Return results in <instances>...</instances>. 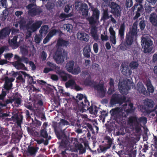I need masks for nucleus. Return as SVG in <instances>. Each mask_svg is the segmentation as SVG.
Segmentation results:
<instances>
[{
  "instance_id": "f257e3e1",
  "label": "nucleus",
  "mask_w": 157,
  "mask_h": 157,
  "mask_svg": "<svg viewBox=\"0 0 157 157\" xmlns=\"http://www.w3.org/2000/svg\"><path fill=\"white\" fill-rule=\"evenodd\" d=\"M57 138L59 139H62L60 142H58L59 144V148L60 150L64 149V151H62L61 153L62 157H67L68 154H72L70 153L71 152L70 150H68L67 146L69 143V138L65 134L64 132H59L58 131L55 132Z\"/></svg>"
},
{
  "instance_id": "f03ea898",
  "label": "nucleus",
  "mask_w": 157,
  "mask_h": 157,
  "mask_svg": "<svg viewBox=\"0 0 157 157\" xmlns=\"http://www.w3.org/2000/svg\"><path fill=\"white\" fill-rule=\"evenodd\" d=\"M69 44V41L59 38L57 40L56 45L58 47H67ZM67 56L65 51L63 48L58 47L54 56V59L56 62L58 64L62 63L64 61L65 56Z\"/></svg>"
},
{
  "instance_id": "7ed1b4c3",
  "label": "nucleus",
  "mask_w": 157,
  "mask_h": 157,
  "mask_svg": "<svg viewBox=\"0 0 157 157\" xmlns=\"http://www.w3.org/2000/svg\"><path fill=\"white\" fill-rule=\"evenodd\" d=\"M41 21H37L33 24L31 25L28 24L25 25V22L24 21H21L20 24L21 27H25L27 31V33L29 37L32 35V33L36 31L41 26L42 24Z\"/></svg>"
},
{
  "instance_id": "20e7f679",
  "label": "nucleus",
  "mask_w": 157,
  "mask_h": 157,
  "mask_svg": "<svg viewBox=\"0 0 157 157\" xmlns=\"http://www.w3.org/2000/svg\"><path fill=\"white\" fill-rule=\"evenodd\" d=\"M15 78H9L7 76L4 78L5 83L3 85L4 89H2L1 93L0 94V99H3L5 97L7 94L9 92L13 86L12 82L14 81Z\"/></svg>"
},
{
  "instance_id": "39448f33",
  "label": "nucleus",
  "mask_w": 157,
  "mask_h": 157,
  "mask_svg": "<svg viewBox=\"0 0 157 157\" xmlns=\"http://www.w3.org/2000/svg\"><path fill=\"white\" fill-rule=\"evenodd\" d=\"M14 58L17 61L12 63V65L14 67L18 70H27V68L25 66V65L21 62L27 64L29 60L28 58L25 57L24 56H22L21 57H20L17 55H15L14 56Z\"/></svg>"
},
{
  "instance_id": "423d86ee",
  "label": "nucleus",
  "mask_w": 157,
  "mask_h": 157,
  "mask_svg": "<svg viewBox=\"0 0 157 157\" xmlns=\"http://www.w3.org/2000/svg\"><path fill=\"white\" fill-rule=\"evenodd\" d=\"M144 105L140 106L141 111L144 113L150 114L153 110L155 103L151 99L146 98L144 100Z\"/></svg>"
},
{
  "instance_id": "0eeeda50",
  "label": "nucleus",
  "mask_w": 157,
  "mask_h": 157,
  "mask_svg": "<svg viewBox=\"0 0 157 157\" xmlns=\"http://www.w3.org/2000/svg\"><path fill=\"white\" fill-rule=\"evenodd\" d=\"M141 45L144 53H149L152 50V41L148 38L143 37L141 39Z\"/></svg>"
},
{
  "instance_id": "6e6552de",
  "label": "nucleus",
  "mask_w": 157,
  "mask_h": 157,
  "mask_svg": "<svg viewBox=\"0 0 157 157\" xmlns=\"http://www.w3.org/2000/svg\"><path fill=\"white\" fill-rule=\"evenodd\" d=\"M77 99L76 102L78 105V109L80 112L82 113L84 112V109L85 108H83L84 106H85V102L89 101L86 96H84L82 94H78L76 96Z\"/></svg>"
},
{
  "instance_id": "1a4fd4ad",
  "label": "nucleus",
  "mask_w": 157,
  "mask_h": 157,
  "mask_svg": "<svg viewBox=\"0 0 157 157\" xmlns=\"http://www.w3.org/2000/svg\"><path fill=\"white\" fill-rule=\"evenodd\" d=\"M126 98L125 96L119 94H113L111 98L110 103L111 105L117 104H122L126 101Z\"/></svg>"
},
{
  "instance_id": "9d476101",
  "label": "nucleus",
  "mask_w": 157,
  "mask_h": 157,
  "mask_svg": "<svg viewBox=\"0 0 157 157\" xmlns=\"http://www.w3.org/2000/svg\"><path fill=\"white\" fill-rule=\"evenodd\" d=\"M91 10L92 11V15L88 18V20L90 25H94L99 19L100 11L97 8H95L94 6L91 7Z\"/></svg>"
},
{
  "instance_id": "9b49d317",
  "label": "nucleus",
  "mask_w": 157,
  "mask_h": 157,
  "mask_svg": "<svg viewBox=\"0 0 157 157\" xmlns=\"http://www.w3.org/2000/svg\"><path fill=\"white\" fill-rule=\"evenodd\" d=\"M111 9V12L115 17H118L121 15V8L120 6L116 2H112L109 5Z\"/></svg>"
},
{
  "instance_id": "f8f14e48",
  "label": "nucleus",
  "mask_w": 157,
  "mask_h": 157,
  "mask_svg": "<svg viewBox=\"0 0 157 157\" xmlns=\"http://www.w3.org/2000/svg\"><path fill=\"white\" fill-rule=\"evenodd\" d=\"M128 81H123V84L121 85L119 84V89L121 94H126L127 91L131 89V83L130 82H128Z\"/></svg>"
},
{
  "instance_id": "ddd939ff",
  "label": "nucleus",
  "mask_w": 157,
  "mask_h": 157,
  "mask_svg": "<svg viewBox=\"0 0 157 157\" xmlns=\"http://www.w3.org/2000/svg\"><path fill=\"white\" fill-rule=\"evenodd\" d=\"M132 9L133 11H136V15L133 17L134 20H136L140 16L141 13L144 10L143 6L141 4L136 3Z\"/></svg>"
},
{
  "instance_id": "4468645a",
  "label": "nucleus",
  "mask_w": 157,
  "mask_h": 157,
  "mask_svg": "<svg viewBox=\"0 0 157 157\" xmlns=\"http://www.w3.org/2000/svg\"><path fill=\"white\" fill-rule=\"evenodd\" d=\"M85 106L83 107V108H85L84 109V112H86L87 110H89L90 113L91 114H94L96 115L98 112V108H97L96 106H94H94L93 105L90 106V103L89 101H87L85 102Z\"/></svg>"
},
{
  "instance_id": "2eb2a0df",
  "label": "nucleus",
  "mask_w": 157,
  "mask_h": 157,
  "mask_svg": "<svg viewBox=\"0 0 157 157\" xmlns=\"http://www.w3.org/2000/svg\"><path fill=\"white\" fill-rule=\"evenodd\" d=\"M144 83L147 87V96L150 95V93H153L155 89L151 81L149 79H146L144 81Z\"/></svg>"
},
{
  "instance_id": "dca6fc26",
  "label": "nucleus",
  "mask_w": 157,
  "mask_h": 157,
  "mask_svg": "<svg viewBox=\"0 0 157 157\" xmlns=\"http://www.w3.org/2000/svg\"><path fill=\"white\" fill-rule=\"evenodd\" d=\"M42 12V9L40 7L33 8L28 11L29 14L33 17L39 15Z\"/></svg>"
},
{
  "instance_id": "f3484780",
  "label": "nucleus",
  "mask_w": 157,
  "mask_h": 157,
  "mask_svg": "<svg viewBox=\"0 0 157 157\" xmlns=\"http://www.w3.org/2000/svg\"><path fill=\"white\" fill-rule=\"evenodd\" d=\"M137 33V23L135 22L127 34L136 38Z\"/></svg>"
},
{
  "instance_id": "a211bd4d",
  "label": "nucleus",
  "mask_w": 157,
  "mask_h": 157,
  "mask_svg": "<svg viewBox=\"0 0 157 157\" xmlns=\"http://www.w3.org/2000/svg\"><path fill=\"white\" fill-rule=\"evenodd\" d=\"M94 88L96 89L98 92L101 98H103L105 95L106 92L104 89V86L103 84H98L94 86Z\"/></svg>"
},
{
  "instance_id": "6ab92c4d",
  "label": "nucleus",
  "mask_w": 157,
  "mask_h": 157,
  "mask_svg": "<svg viewBox=\"0 0 157 157\" xmlns=\"http://www.w3.org/2000/svg\"><path fill=\"white\" fill-rule=\"evenodd\" d=\"M11 29L5 27L0 31V39H3L9 36L11 32Z\"/></svg>"
},
{
  "instance_id": "aec40b11",
  "label": "nucleus",
  "mask_w": 157,
  "mask_h": 157,
  "mask_svg": "<svg viewBox=\"0 0 157 157\" xmlns=\"http://www.w3.org/2000/svg\"><path fill=\"white\" fill-rule=\"evenodd\" d=\"M89 10V9L88 5L85 3H82V7L79 11L81 13L82 16L85 17L87 16Z\"/></svg>"
},
{
  "instance_id": "412c9836",
  "label": "nucleus",
  "mask_w": 157,
  "mask_h": 157,
  "mask_svg": "<svg viewBox=\"0 0 157 157\" xmlns=\"http://www.w3.org/2000/svg\"><path fill=\"white\" fill-rule=\"evenodd\" d=\"M121 72L124 75L128 76H129L132 74L131 70L128 66L122 63L121 65Z\"/></svg>"
},
{
  "instance_id": "4be33fe9",
  "label": "nucleus",
  "mask_w": 157,
  "mask_h": 157,
  "mask_svg": "<svg viewBox=\"0 0 157 157\" xmlns=\"http://www.w3.org/2000/svg\"><path fill=\"white\" fill-rule=\"evenodd\" d=\"M136 88L139 92L143 95L147 96V90L142 83H138L137 84Z\"/></svg>"
},
{
  "instance_id": "5701e85b",
  "label": "nucleus",
  "mask_w": 157,
  "mask_h": 157,
  "mask_svg": "<svg viewBox=\"0 0 157 157\" xmlns=\"http://www.w3.org/2000/svg\"><path fill=\"white\" fill-rule=\"evenodd\" d=\"M109 31L110 34L109 39L111 43L114 44H115L116 43V33L114 30L113 28L110 27L109 29Z\"/></svg>"
},
{
  "instance_id": "b1692460",
  "label": "nucleus",
  "mask_w": 157,
  "mask_h": 157,
  "mask_svg": "<svg viewBox=\"0 0 157 157\" xmlns=\"http://www.w3.org/2000/svg\"><path fill=\"white\" fill-rule=\"evenodd\" d=\"M4 97L3 99H0V109H2L3 107H6L8 104L12 103L13 101V99L9 98L5 100Z\"/></svg>"
},
{
  "instance_id": "393cba45",
  "label": "nucleus",
  "mask_w": 157,
  "mask_h": 157,
  "mask_svg": "<svg viewBox=\"0 0 157 157\" xmlns=\"http://www.w3.org/2000/svg\"><path fill=\"white\" fill-rule=\"evenodd\" d=\"M149 21L153 26L157 27V14L155 12H153L150 14Z\"/></svg>"
},
{
  "instance_id": "a878e982",
  "label": "nucleus",
  "mask_w": 157,
  "mask_h": 157,
  "mask_svg": "<svg viewBox=\"0 0 157 157\" xmlns=\"http://www.w3.org/2000/svg\"><path fill=\"white\" fill-rule=\"evenodd\" d=\"M110 113H111V117L113 120H118L122 117L118 110L116 109H112Z\"/></svg>"
},
{
  "instance_id": "bb28decb",
  "label": "nucleus",
  "mask_w": 157,
  "mask_h": 157,
  "mask_svg": "<svg viewBox=\"0 0 157 157\" xmlns=\"http://www.w3.org/2000/svg\"><path fill=\"white\" fill-rule=\"evenodd\" d=\"M77 38L80 40L85 42L88 41L89 39L88 34L83 33H78L77 34Z\"/></svg>"
},
{
  "instance_id": "cd10ccee",
  "label": "nucleus",
  "mask_w": 157,
  "mask_h": 157,
  "mask_svg": "<svg viewBox=\"0 0 157 157\" xmlns=\"http://www.w3.org/2000/svg\"><path fill=\"white\" fill-rule=\"evenodd\" d=\"M82 53L83 56L85 58H90V53H92L91 52L90 45H88L84 47Z\"/></svg>"
},
{
  "instance_id": "c85d7f7f",
  "label": "nucleus",
  "mask_w": 157,
  "mask_h": 157,
  "mask_svg": "<svg viewBox=\"0 0 157 157\" xmlns=\"http://www.w3.org/2000/svg\"><path fill=\"white\" fill-rule=\"evenodd\" d=\"M12 118L16 121L17 125L18 126H21L23 119V116L21 114L18 115L17 114H15L12 117Z\"/></svg>"
},
{
  "instance_id": "c756f323",
  "label": "nucleus",
  "mask_w": 157,
  "mask_h": 157,
  "mask_svg": "<svg viewBox=\"0 0 157 157\" xmlns=\"http://www.w3.org/2000/svg\"><path fill=\"white\" fill-rule=\"evenodd\" d=\"M97 28L96 26H92L90 29L91 36L94 40L97 41L98 40V36L97 34Z\"/></svg>"
},
{
  "instance_id": "7c9ffc66",
  "label": "nucleus",
  "mask_w": 157,
  "mask_h": 157,
  "mask_svg": "<svg viewBox=\"0 0 157 157\" xmlns=\"http://www.w3.org/2000/svg\"><path fill=\"white\" fill-rule=\"evenodd\" d=\"M35 135L37 137H41L45 139H47L49 136L47 131L46 129H43L40 130V133L38 132L35 131Z\"/></svg>"
},
{
  "instance_id": "2f4dec72",
  "label": "nucleus",
  "mask_w": 157,
  "mask_h": 157,
  "mask_svg": "<svg viewBox=\"0 0 157 157\" xmlns=\"http://www.w3.org/2000/svg\"><path fill=\"white\" fill-rule=\"evenodd\" d=\"M39 149L38 147L29 146L28 148V152L31 156L34 157L36 153Z\"/></svg>"
},
{
  "instance_id": "473e14b6",
  "label": "nucleus",
  "mask_w": 157,
  "mask_h": 157,
  "mask_svg": "<svg viewBox=\"0 0 157 157\" xmlns=\"http://www.w3.org/2000/svg\"><path fill=\"white\" fill-rule=\"evenodd\" d=\"M136 39V38L127 33L125 38V44L127 46H131Z\"/></svg>"
},
{
  "instance_id": "72a5a7b5",
  "label": "nucleus",
  "mask_w": 157,
  "mask_h": 157,
  "mask_svg": "<svg viewBox=\"0 0 157 157\" xmlns=\"http://www.w3.org/2000/svg\"><path fill=\"white\" fill-rule=\"evenodd\" d=\"M125 29V25L124 23H123L121 25L119 29V35L120 36V39L122 41L124 40V35Z\"/></svg>"
},
{
  "instance_id": "f704fd0d",
  "label": "nucleus",
  "mask_w": 157,
  "mask_h": 157,
  "mask_svg": "<svg viewBox=\"0 0 157 157\" xmlns=\"http://www.w3.org/2000/svg\"><path fill=\"white\" fill-rule=\"evenodd\" d=\"M75 146L77 150L79 151L80 154H82L86 151V148L80 143L77 142L75 145Z\"/></svg>"
},
{
  "instance_id": "c9c22d12",
  "label": "nucleus",
  "mask_w": 157,
  "mask_h": 157,
  "mask_svg": "<svg viewBox=\"0 0 157 157\" xmlns=\"http://www.w3.org/2000/svg\"><path fill=\"white\" fill-rule=\"evenodd\" d=\"M128 124L131 126H133L138 124L137 117L136 116H131L129 118L128 121Z\"/></svg>"
},
{
  "instance_id": "e433bc0d",
  "label": "nucleus",
  "mask_w": 157,
  "mask_h": 157,
  "mask_svg": "<svg viewBox=\"0 0 157 157\" xmlns=\"http://www.w3.org/2000/svg\"><path fill=\"white\" fill-rule=\"evenodd\" d=\"M18 38L17 36H13V39L10 40H9L8 42L10 45L11 47H14L16 48L18 46V45L17 43V40Z\"/></svg>"
},
{
  "instance_id": "4c0bfd02",
  "label": "nucleus",
  "mask_w": 157,
  "mask_h": 157,
  "mask_svg": "<svg viewBox=\"0 0 157 157\" xmlns=\"http://www.w3.org/2000/svg\"><path fill=\"white\" fill-rule=\"evenodd\" d=\"M63 81H66L68 78H70L71 75L67 74L63 71L59 75Z\"/></svg>"
},
{
  "instance_id": "58836bf2",
  "label": "nucleus",
  "mask_w": 157,
  "mask_h": 157,
  "mask_svg": "<svg viewBox=\"0 0 157 157\" xmlns=\"http://www.w3.org/2000/svg\"><path fill=\"white\" fill-rule=\"evenodd\" d=\"M74 64L75 62L73 60L69 61L67 63L65 67L68 72L70 73L73 70Z\"/></svg>"
},
{
  "instance_id": "ea45409f",
  "label": "nucleus",
  "mask_w": 157,
  "mask_h": 157,
  "mask_svg": "<svg viewBox=\"0 0 157 157\" xmlns=\"http://www.w3.org/2000/svg\"><path fill=\"white\" fill-rule=\"evenodd\" d=\"M21 96L20 94L17 93L13 97V101L15 103L20 105L21 102Z\"/></svg>"
},
{
  "instance_id": "a19ab883",
  "label": "nucleus",
  "mask_w": 157,
  "mask_h": 157,
  "mask_svg": "<svg viewBox=\"0 0 157 157\" xmlns=\"http://www.w3.org/2000/svg\"><path fill=\"white\" fill-rule=\"evenodd\" d=\"M110 15L108 13V10L103 9L102 16L101 17V20L105 21L110 18Z\"/></svg>"
},
{
  "instance_id": "79ce46f5",
  "label": "nucleus",
  "mask_w": 157,
  "mask_h": 157,
  "mask_svg": "<svg viewBox=\"0 0 157 157\" xmlns=\"http://www.w3.org/2000/svg\"><path fill=\"white\" fill-rule=\"evenodd\" d=\"M22 73H20V74H19L18 76L16 78L17 80L16 82L17 83H19L20 82L23 84L25 83V77H23L22 75Z\"/></svg>"
},
{
  "instance_id": "37998d69",
  "label": "nucleus",
  "mask_w": 157,
  "mask_h": 157,
  "mask_svg": "<svg viewBox=\"0 0 157 157\" xmlns=\"http://www.w3.org/2000/svg\"><path fill=\"white\" fill-rule=\"evenodd\" d=\"M21 72L22 73V75L24 76L25 78L26 77H27L31 83L33 84H34L36 83V82L33 81V77L30 76L29 75L27 74L25 71H21Z\"/></svg>"
},
{
  "instance_id": "c03bdc74",
  "label": "nucleus",
  "mask_w": 157,
  "mask_h": 157,
  "mask_svg": "<svg viewBox=\"0 0 157 157\" xmlns=\"http://www.w3.org/2000/svg\"><path fill=\"white\" fill-rule=\"evenodd\" d=\"M48 26L47 25H44L41 27L39 30L40 33L43 35V34H46L48 32Z\"/></svg>"
},
{
  "instance_id": "a18cd8bd",
  "label": "nucleus",
  "mask_w": 157,
  "mask_h": 157,
  "mask_svg": "<svg viewBox=\"0 0 157 157\" xmlns=\"http://www.w3.org/2000/svg\"><path fill=\"white\" fill-rule=\"evenodd\" d=\"M51 101L52 102H53V103H52V104H55V106L57 107L60 105L59 98L57 97L54 96V97L51 99Z\"/></svg>"
},
{
  "instance_id": "49530a36",
  "label": "nucleus",
  "mask_w": 157,
  "mask_h": 157,
  "mask_svg": "<svg viewBox=\"0 0 157 157\" xmlns=\"http://www.w3.org/2000/svg\"><path fill=\"white\" fill-rule=\"evenodd\" d=\"M72 16V14L71 13H70L67 14H66L64 13H61L59 16V18L61 19H63V20L67 18L71 17Z\"/></svg>"
},
{
  "instance_id": "de8ad7c7",
  "label": "nucleus",
  "mask_w": 157,
  "mask_h": 157,
  "mask_svg": "<svg viewBox=\"0 0 157 157\" xmlns=\"http://www.w3.org/2000/svg\"><path fill=\"white\" fill-rule=\"evenodd\" d=\"M139 25L141 30H144L146 25V22L144 20L142 19L140 21Z\"/></svg>"
},
{
  "instance_id": "09e8293b",
  "label": "nucleus",
  "mask_w": 157,
  "mask_h": 157,
  "mask_svg": "<svg viewBox=\"0 0 157 157\" xmlns=\"http://www.w3.org/2000/svg\"><path fill=\"white\" fill-rule=\"evenodd\" d=\"M76 83L75 81L73 79L69 80L65 83V86L66 87H69L75 85Z\"/></svg>"
},
{
  "instance_id": "8fccbe9b",
  "label": "nucleus",
  "mask_w": 157,
  "mask_h": 157,
  "mask_svg": "<svg viewBox=\"0 0 157 157\" xmlns=\"http://www.w3.org/2000/svg\"><path fill=\"white\" fill-rule=\"evenodd\" d=\"M42 36L43 35L40 34L36 35L34 37L35 42L37 44L39 43L42 38Z\"/></svg>"
},
{
  "instance_id": "3c124183",
  "label": "nucleus",
  "mask_w": 157,
  "mask_h": 157,
  "mask_svg": "<svg viewBox=\"0 0 157 157\" xmlns=\"http://www.w3.org/2000/svg\"><path fill=\"white\" fill-rule=\"evenodd\" d=\"M139 65L137 61H132L129 64L130 67L132 69H136Z\"/></svg>"
},
{
  "instance_id": "603ef678",
  "label": "nucleus",
  "mask_w": 157,
  "mask_h": 157,
  "mask_svg": "<svg viewBox=\"0 0 157 157\" xmlns=\"http://www.w3.org/2000/svg\"><path fill=\"white\" fill-rule=\"evenodd\" d=\"M80 71V68L79 67H78L75 68H73V70L70 73H71L72 74L76 75L79 73Z\"/></svg>"
},
{
  "instance_id": "864d4df0",
  "label": "nucleus",
  "mask_w": 157,
  "mask_h": 157,
  "mask_svg": "<svg viewBox=\"0 0 157 157\" xmlns=\"http://www.w3.org/2000/svg\"><path fill=\"white\" fill-rule=\"evenodd\" d=\"M147 122V118L146 117H142L139 118H137V122L138 124L140 123H142L144 124H145Z\"/></svg>"
},
{
  "instance_id": "5fc2aeb1",
  "label": "nucleus",
  "mask_w": 157,
  "mask_h": 157,
  "mask_svg": "<svg viewBox=\"0 0 157 157\" xmlns=\"http://www.w3.org/2000/svg\"><path fill=\"white\" fill-rule=\"evenodd\" d=\"M84 128L87 129V131H90L92 133L94 134L95 133L93 127L91 124L89 123L87 124L86 126H85Z\"/></svg>"
},
{
  "instance_id": "6e6d98bb",
  "label": "nucleus",
  "mask_w": 157,
  "mask_h": 157,
  "mask_svg": "<svg viewBox=\"0 0 157 157\" xmlns=\"http://www.w3.org/2000/svg\"><path fill=\"white\" fill-rule=\"evenodd\" d=\"M21 71L19 72H15L13 71H12L10 73H8V71H7L6 74L7 75H10V76H13L14 78L17 77V76H18L19 74L21 73Z\"/></svg>"
},
{
  "instance_id": "4d7b16f0",
  "label": "nucleus",
  "mask_w": 157,
  "mask_h": 157,
  "mask_svg": "<svg viewBox=\"0 0 157 157\" xmlns=\"http://www.w3.org/2000/svg\"><path fill=\"white\" fill-rule=\"evenodd\" d=\"M105 140H107L106 145L110 148L113 144V140L109 136H106L105 137Z\"/></svg>"
},
{
  "instance_id": "13d9d810",
  "label": "nucleus",
  "mask_w": 157,
  "mask_h": 157,
  "mask_svg": "<svg viewBox=\"0 0 157 157\" xmlns=\"http://www.w3.org/2000/svg\"><path fill=\"white\" fill-rule=\"evenodd\" d=\"M101 115H100V117L101 119H104L106 117L108 116V112L106 111L102 110L100 111Z\"/></svg>"
},
{
  "instance_id": "bf43d9fd",
  "label": "nucleus",
  "mask_w": 157,
  "mask_h": 157,
  "mask_svg": "<svg viewBox=\"0 0 157 157\" xmlns=\"http://www.w3.org/2000/svg\"><path fill=\"white\" fill-rule=\"evenodd\" d=\"M84 84L86 86H91L93 82L90 78H86L84 81Z\"/></svg>"
},
{
  "instance_id": "052dcab7",
  "label": "nucleus",
  "mask_w": 157,
  "mask_h": 157,
  "mask_svg": "<svg viewBox=\"0 0 157 157\" xmlns=\"http://www.w3.org/2000/svg\"><path fill=\"white\" fill-rule=\"evenodd\" d=\"M21 137L22 135H18L17 134H16L13 137V139L14 140V141L17 143L19 142Z\"/></svg>"
},
{
  "instance_id": "680f3d73",
  "label": "nucleus",
  "mask_w": 157,
  "mask_h": 157,
  "mask_svg": "<svg viewBox=\"0 0 157 157\" xmlns=\"http://www.w3.org/2000/svg\"><path fill=\"white\" fill-rule=\"evenodd\" d=\"M82 4L81 2L78 1H77L75 2V7L76 9L78 10L79 11L80 9L82 7Z\"/></svg>"
},
{
  "instance_id": "e2e57ef3",
  "label": "nucleus",
  "mask_w": 157,
  "mask_h": 157,
  "mask_svg": "<svg viewBox=\"0 0 157 157\" xmlns=\"http://www.w3.org/2000/svg\"><path fill=\"white\" fill-rule=\"evenodd\" d=\"M153 7L150 6H146L145 7V12L147 14H150L153 10Z\"/></svg>"
},
{
  "instance_id": "0e129e2a",
  "label": "nucleus",
  "mask_w": 157,
  "mask_h": 157,
  "mask_svg": "<svg viewBox=\"0 0 157 157\" xmlns=\"http://www.w3.org/2000/svg\"><path fill=\"white\" fill-rule=\"evenodd\" d=\"M47 9L48 10H51L54 7V4L50 2H48L46 5Z\"/></svg>"
},
{
  "instance_id": "69168bd1",
  "label": "nucleus",
  "mask_w": 157,
  "mask_h": 157,
  "mask_svg": "<svg viewBox=\"0 0 157 157\" xmlns=\"http://www.w3.org/2000/svg\"><path fill=\"white\" fill-rule=\"evenodd\" d=\"M55 70L56 73L58 75H59L63 71L60 69V67L56 65L54 68V71Z\"/></svg>"
},
{
  "instance_id": "338daca9",
  "label": "nucleus",
  "mask_w": 157,
  "mask_h": 157,
  "mask_svg": "<svg viewBox=\"0 0 157 157\" xmlns=\"http://www.w3.org/2000/svg\"><path fill=\"white\" fill-rule=\"evenodd\" d=\"M72 26L71 24H67L66 25V26L65 27V28L67 31L71 32L72 31Z\"/></svg>"
},
{
  "instance_id": "774afa93",
  "label": "nucleus",
  "mask_w": 157,
  "mask_h": 157,
  "mask_svg": "<svg viewBox=\"0 0 157 157\" xmlns=\"http://www.w3.org/2000/svg\"><path fill=\"white\" fill-rule=\"evenodd\" d=\"M133 5L132 0H126L125 6L127 8L131 7Z\"/></svg>"
}]
</instances>
